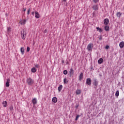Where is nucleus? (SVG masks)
<instances>
[{
    "label": "nucleus",
    "instance_id": "nucleus-25",
    "mask_svg": "<svg viewBox=\"0 0 124 124\" xmlns=\"http://www.w3.org/2000/svg\"><path fill=\"white\" fill-rule=\"evenodd\" d=\"M81 90H78L76 91V94H80L81 93Z\"/></svg>",
    "mask_w": 124,
    "mask_h": 124
},
{
    "label": "nucleus",
    "instance_id": "nucleus-38",
    "mask_svg": "<svg viewBox=\"0 0 124 124\" xmlns=\"http://www.w3.org/2000/svg\"><path fill=\"white\" fill-rule=\"evenodd\" d=\"M90 69H91V71H93V70H94L93 67H91Z\"/></svg>",
    "mask_w": 124,
    "mask_h": 124
},
{
    "label": "nucleus",
    "instance_id": "nucleus-41",
    "mask_svg": "<svg viewBox=\"0 0 124 124\" xmlns=\"http://www.w3.org/2000/svg\"><path fill=\"white\" fill-rule=\"evenodd\" d=\"M26 9L24 8V10H23V11H26Z\"/></svg>",
    "mask_w": 124,
    "mask_h": 124
},
{
    "label": "nucleus",
    "instance_id": "nucleus-21",
    "mask_svg": "<svg viewBox=\"0 0 124 124\" xmlns=\"http://www.w3.org/2000/svg\"><path fill=\"white\" fill-rule=\"evenodd\" d=\"M62 90V85H60L58 87V91L60 92Z\"/></svg>",
    "mask_w": 124,
    "mask_h": 124
},
{
    "label": "nucleus",
    "instance_id": "nucleus-27",
    "mask_svg": "<svg viewBox=\"0 0 124 124\" xmlns=\"http://www.w3.org/2000/svg\"><path fill=\"white\" fill-rule=\"evenodd\" d=\"M63 75H66L67 74V70H65L63 72Z\"/></svg>",
    "mask_w": 124,
    "mask_h": 124
},
{
    "label": "nucleus",
    "instance_id": "nucleus-13",
    "mask_svg": "<svg viewBox=\"0 0 124 124\" xmlns=\"http://www.w3.org/2000/svg\"><path fill=\"white\" fill-rule=\"evenodd\" d=\"M9 82H10V79L8 78L7 79V82L6 83V87L7 88L10 86V84H9Z\"/></svg>",
    "mask_w": 124,
    "mask_h": 124
},
{
    "label": "nucleus",
    "instance_id": "nucleus-29",
    "mask_svg": "<svg viewBox=\"0 0 124 124\" xmlns=\"http://www.w3.org/2000/svg\"><path fill=\"white\" fill-rule=\"evenodd\" d=\"M30 12H31V8H29L27 12V15H30Z\"/></svg>",
    "mask_w": 124,
    "mask_h": 124
},
{
    "label": "nucleus",
    "instance_id": "nucleus-1",
    "mask_svg": "<svg viewBox=\"0 0 124 124\" xmlns=\"http://www.w3.org/2000/svg\"><path fill=\"white\" fill-rule=\"evenodd\" d=\"M26 82L29 86H31L33 84H34V80H33L31 78H28L26 80Z\"/></svg>",
    "mask_w": 124,
    "mask_h": 124
},
{
    "label": "nucleus",
    "instance_id": "nucleus-18",
    "mask_svg": "<svg viewBox=\"0 0 124 124\" xmlns=\"http://www.w3.org/2000/svg\"><path fill=\"white\" fill-rule=\"evenodd\" d=\"M102 62H103V59H102V58H100V59L98 60V63H99V64H101V63H102Z\"/></svg>",
    "mask_w": 124,
    "mask_h": 124
},
{
    "label": "nucleus",
    "instance_id": "nucleus-34",
    "mask_svg": "<svg viewBox=\"0 0 124 124\" xmlns=\"http://www.w3.org/2000/svg\"><path fill=\"white\" fill-rule=\"evenodd\" d=\"M10 111H13V106L10 107Z\"/></svg>",
    "mask_w": 124,
    "mask_h": 124
},
{
    "label": "nucleus",
    "instance_id": "nucleus-30",
    "mask_svg": "<svg viewBox=\"0 0 124 124\" xmlns=\"http://www.w3.org/2000/svg\"><path fill=\"white\" fill-rule=\"evenodd\" d=\"M35 66L37 68H39V67H40V65H39V64H36L35 65Z\"/></svg>",
    "mask_w": 124,
    "mask_h": 124
},
{
    "label": "nucleus",
    "instance_id": "nucleus-3",
    "mask_svg": "<svg viewBox=\"0 0 124 124\" xmlns=\"http://www.w3.org/2000/svg\"><path fill=\"white\" fill-rule=\"evenodd\" d=\"M93 48V44H89L88 45L87 49L88 51H92Z\"/></svg>",
    "mask_w": 124,
    "mask_h": 124
},
{
    "label": "nucleus",
    "instance_id": "nucleus-36",
    "mask_svg": "<svg viewBox=\"0 0 124 124\" xmlns=\"http://www.w3.org/2000/svg\"><path fill=\"white\" fill-rule=\"evenodd\" d=\"M34 14H35V12H31V15H33V16H34Z\"/></svg>",
    "mask_w": 124,
    "mask_h": 124
},
{
    "label": "nucleus",
    "instance_id": "nucleus-37",
    "mask_svg": "<svg viewBox=\"0 0 124 124\" xmlns=\"http://www.w3.org/2000/svg\"><path fill=\"white\" fill-rule=\"evenodd\" d=\"M99 40H102V36L101 35L99 38Z\"/></svg>",
    "mask_w": 124,
    "mask_h": 124
},
{
    "label": "nucleus",
    "instance_id": "nucleus-2",
    "mask_svg": "<svg viewBox=\"0 0 124 124\" xmlns=\"http://www.w3.org/2000/svg\"><path fill=\"white\" fill-rule=\"evenodd\" d=\"M21 35L22 39L25 40V39H26V36L27 35V32L25 31V30H23V31H21Z\"/></svg>",
    "mask_w": 124,
    "mask_h": 124
},
{
    "label": "nucleus",
    "instance_id": "nucleus-40",
    "mask_svg": "<svg viewBox=\"0 0 124 124\" xmlns=\"http://www.w3.org/2000/svg\"><path fill=\"white\" fill-rule=\"evenodd\" d=\"M45 32H47V30L46 29V30H45Z\"/></svg>",
    "mask_w": 124,
    "mask_h": 124
},
{
    "label": "nucleus",
    "instance_id": "nucleus-20",
    "mask_svg": "<svg viewBox=\"0 0 124 124\" xmlns=\"http://www.w3.org/2000/svg\"><path fill=\"white\" fill-rule=\"evenodd\" d=\"M109 29L110 28L109 27V26L106 25V26H105V30L106 31H108Z\"/></svg>",
    "mask_w": 124,
    "mask_h": 124
},
{
    "label": "nucleus",
    "instance_id": "nucleus-11",
    "mask_svg": "<svg viewBox=\"0 0 124 124\" xmlns=\"http://www.w3.org/2000/svg\"><path fill=\"white\" fill-rule=\"evenodd\" d=\"M83 77H84V73H81L79 76V81H82Z\"/></svg>",
    "mask_w": 124,
    "mask_h": 124
},
{
    "label": "nucleus",
    "instance_id": "nucleus-10",
    "mask_svg": "<svg viewBox=\"0 0 124 124\" xmlns=\"http://www.w3.org/2000/svg\"><path fill=\"white\" fill-rule=\"evenodd\" d=\"M104 24L106 26H107L108 24H109V19L108 18H106L104 20Z\"/></svg>",
    "mask_w": 124,
    "mask_h": 124
},
{
    "label": "nucleus",
    "instance_id": "nucleus-39",
    "mask_svg": "<svg viewBox=\"0 0 124 124\" xmlns=\"http://www.w3.org/2000/svg\"><path fill=\"white\" fill-rule=\"evenodd\" d=\"M62 63H64V61L63 60L62 61Z\"/></svg>",
    "mask_w": 124,
    "mask_h": 124
},
{
    "label": "nucleus",
    "instance_id": "nucleus-23",
    "mask_svg": "<svg viewBox=\"0 0 124 124\" xmlns=\"http://www.w3.org/2000/svg\"><path fill=\"white\" fill-rule=\"evenodd\" d=\"M120 95V92H119V90H117L115 93V96L118 97Z\"/></svg>",
    "mask_w": 124,
    "mask_h": 124
},
{
    "label": "nucleus",
    "instance_id": "nucleus-7",
    "mask_svg": "<svg viewBox=\"0 0 124 124\" xmlns=\"http://www.w3.org/2000/svg\"><path fill=\"white\" fill-rule=\"evenodd\" d=\"M35 17L36 19H39V18H40V15L38 12H35Z\"/></svg>",
    "mask_w": 124,
    "mask_h": 124
},
{
    "label": "nucleus",
    "instance_id": "nucleus-35",
    "mask_svg": "<svg viewBox=\"0 0 124 124\" xmlns=\"http://www.w3.org/2000/svg\"><path fill=\"white\" fill-rule=\"evenodd\" d=\"M109 48H110V46H109L107 45L106 46V49H109Z\"/></svg>",
    "mask_w": 124,
    "mask_h": 124
},
{
    "label": "nucleus",
    "instance_id": "nucleus-43",
    "mask_svg": "<svg viewBox=\"0 0 124 124\" xmlns=\"http://www.w3.org/2000/svg\"><path fill=\"white\" fill-rule=\"evenodd\" d=\"M76 108H78V106H77L76 107Z\"/></svg>",
    "mask_w": 124,
    "mask_h": 124
},
{
    "label": "nucleus",
    "instance_id": "nucleus-31",
    "mask_svg": "<svg viewBox=\"0 0 124 124\" xmlns=\"http://www.w3.org/2000/svg\"><path fill=\"white\" fill-rule=\"evenodd\" d=\"M93 2H94V3H97V2H98L99 0H93Z\"/></svg>",
    "mask_w": 124,
    "mask_h": 124
},
{
    "label": "nucleus",
    "instance_id": "nucleus-26",
    "mask_svg": "<svg viewBox=\"0 0 124 124\" xmlns=\"http://www.w3.org/2000/svg\"><path fill=\"white\" fill-rule=\"evenodd\" d=\"M64 84H67L68 83V80L66 79V78H64L63 79Z\"/></svg>",
    "mask_w": 124,
    "mask_h": 124
},
{
    "label": "nucleus",
    "instance_id": "nucleus-42",
    "mask_svg": "<svg viewBox=\"0 0 124 124\" xmlns=\"http://www.w3.org/2000/svg\"><path fill=\"white\" fill-rule=\"evenodd\" d=\"M63 0V1L65 2V1H66L67 0Z\"/></svg>",
    "mask_w": 124,
    "mask_h": 124
},
{
    "label": "nucleus",
    "instance_id": "nucleus-9",
    "mask_svg": "<svg viewBox=\"0 0 124 124\" xmlns=\"http://www.w3.org/2000/svg\"><path fill=\"white\" fill-rule=\"evenodd\" d=\"M92 8L93 10H95V11L98 10V5L96 4L93 5Z\"/></svg>",
    "mask_w": 124,
    "mask_h": 124
},
{
    "label": "nucleus",
    "instance_id": "nucleus-33",
    "mask_svg": "<svg viewBox=\"0 0 124 124\" xmlns=\"http://www.w3.org/2000/svg\"><path fill=\"white\" fill-rule=\"evenodd\" d=\"M30 50H31V48H30V47L28 46L27 47V52H30Z\"/></svg>",
    "mask_w": 124,
    "mask_h": 124
},
{
    "label": "nucleus",
    "instance_id": "nucleus-22",
    "mask_svg": "<svg viewBox=\"0 0 124 124\" xmlns=\"http://www.w3.org/2000/svg\"><path fill=\"white\" fill-rule=\"evenodd\" d=\"M116 16L118 18H121V16H122V14L121 13V12H118L116 14Z\"/></svg>",
    "mask_w": 124,
    "mask_h": 124
},
{
    "label": "nucleus",
    "instance_id": "nucleus-5",
    "mask_svg": "<svg viewBox=\"0 0 124 124\" xmlns=\"http://www.w3.org/2000/svg\"><path fill=\"white\" fill-rule=\"evenodd\" d=\"M86 84L89 86H91V85H92V79L91 78H88L86 79Z\"/></svg>",
    "mask_w": 124,
    "mask_h": 124
},
{
    "label": "nucleus",
    "instance_id": "nucleus-6",
    "mask_svg": "<svg viewBox=\"0 0 124 124\" xmlns=\"http://www.w3.org/2000/svg\"><path fill=\"white\" fill-rule=\"evenodd\" d=\"M26 23L27 19H21L19 21V24H20V25H25Z\"/></svg>",
    "mask_w": 124,
    "mask_h": 124
},
{
    "label": "nucleus",
    "instance_id": "nucleus-12",
    "mask_svg": "<svg viewBox=\"0 0 124 124\" xmlns=\"http://www.w3.org/2000/svg\"><path fill=\"white\" fill-rule=\"evenodd\" d=\"M32 102L33 105H35V104H36V103H37V99H36V98H34L32 100Z\"/></svg>",
    "mask_w": 124,
    "mask_h": 124
},
{
    "label": "nucleus",
    "instance_id": "nucleus-15",
    "mask_svg": "<svg viewBox=\"0 0 124 124\" xmlns=\"http://www.w3.org/2000/svg\"><path fill=\"white\" fill-rule=\"evenodd\" d=\"M119 46L120 48H124V42L122 41L119 44Z\"/></svg>",
    "mask_w": 124,
    "mask_h": 124
},
{
    "label": "nucleus",
    "instance_id": "nucleus-14",
    "mask_svg": "<svg viewBox=\"0 0 124 124\" xmlns=\"http://www.w3.org/2000/svg\"><path fill=\"white\" fill-rule=\"evenodd\" d=\"M52 102H54V103H57V102H58V98H57L56 97H53Z\"/></svg>",
    "mask_w": 124,
    "mask_h": 124
},
{
    "label": "nucleus",
    "instance_id": "nucleus-4",
    "mask_svg": "<svg viewBox=\"0 0 124 124\" xmlns=\"http://www.w3.org/2000/svg\"><path fill=\"white\" fill-rule=\"evenodd\" d=\"M93 86H94V89H96L97 88V86H98V81H97V79L96 78L94 79V81L93 83Z\"/></svg>",
    "mask_w": 124,
    "mask_h": 124
},
{
    "label": "nucleus",
    "instance_id": "nucleus-19",
    "mask_svg": "<svg viewBox=\"0 0 124 124\" xmlns=\"http://www.w3.org/2000/svg\"><path fill=\"white\" fill-rule=\"evenodd\" d=\"M2 104L3 107H6V106H7V101H3Z\"/></svg>",
    "mask_w": 124,
    "mask_h": 124
},
{
    "label": "nucleus",
    "instance_id": "nucleus-8",
    "mask_svg": "<svg viewBox=\"0 0 124 124\" xmlns=\"http://www.w3.org/2000/svg\"><path fill=\"white\" fill-rule=\"evenodd\" d=\"M74 74V70H73V69L71 68L70 70L69 71V76L70 77H72V75H73Z\"/></svg>",
    "mask_w": 124,
    "mask_h": 124
},
{
    "label": "nucleus",
    "instance_id": "nucleus-32",
    "mask_svg": "<svg viewBox=\"0 0 124 124\" xmlns=\"http://www.w3.org/2000/svg\"><path fill=\"white\" fill-rule=\"evenodd\" d=\"M11 31V28L8 27L7 28V31Z\"/></svg>",
    "mask_w": 124,
    "mask_h": 124
},
{
    "label": "nucleus",
    "instance_id": "nucleus-28",
    "mask_svg": "<svg viewBox=\"0 0 124 124\" xmlns=\"http://www.w3.org/2000/svg\"><path fill=\"white\" fill-rule=\"evenodd\" d=\"M80 117V115H78L76 116V118L75 119V121H78V118Z\"/></svg>",
    "mask_w": 124,
    "mask_h": 124
},
{
    "label": "nucleus",
    "instance_id": "nucleus-17",
    "mask_svg": "<svg viewBox=\"0 0 124 124\" xmlns=\"http://www.w3.org/2000/svg\"><path fill=\"white\" fill-rule=\"evenodd\" d=\"M96 29L97 31H99V32H102L103 30L101 28H99V27H96Z\"/></svg>",
    "mask_w": 124,
    "mask_h": 124
},
{
    "label": "nucleus",
    "instance_id": "nucleus-16",
    "mask_svg": "<svg viewBox=\"0 0 124 124\" xmlns=\"http://www.w3.org/2000/svg\"><path fill=\"white\" fill-rule=\"evenodd\" d=\"M20 52H21L22 55L25 54V48L24 47H22L20 48Z\"/></svg>",
    "mask_w": 124,
    "mask_h": 124
},
{
    "label": "nucleus",
    "instance_id": "nucleus-24",
    "mask_svg": "<svg viewBox=\"0 0 124 124\" xmlns=\"http://www.w3.org/2000/svg\"><path fill=\"white\" fill-rule=\"evenodd\" d=\"M31 71L33 72V73H35L36 72V69L34 67L31 68Z\"/></svg>",
    "mask_w": 124,
    "mask_h": 124
}]
</instances>
